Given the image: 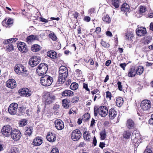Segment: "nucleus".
I'll return each mask as SVG.
<instances>
[{
	"label": "nucleus",
	"mask_w": 153,
	"mask_h": 153,
	"mask_svg": "<svg viewBox=\"0 0 153 153\" xmlns=\"http://www.w3.org/2000/svg\"><path fill=\"white\" fill-rule=\"evenodd\" d=\"M40 46L37 44H35L32 46L31 48V50L33 52H36L40 50Z\"/></svg>",
	"instance_id": "29"
},
{
	"label": "nucleus",
	"mask_w": 153,
	"mask_h": 153,
	"mask_svg": "<svg viewBox=\"0 0 153 153\" xmlns=\"http://www.w3.org/2000/svg\"><path fill=\"white\" fill-rule=\"evenodd\" d=\"M56 99V96L49 92H45L43 96V101L45 105H49Z\"/></svg>",
	"instance_id": "2"
},
{
	"label": "nucleus",
	"mask_w": 153,
	"mask_h": 153,
	"mask_svg": "<svg viewBox=\"0 0 153 153\" xmlns=\"http://www.w3.org/2000/svg\"><path fill=\"white\" fill-rule=\"evenodd\" d=\"M88 59L89 58L90 65H94V62L92 59L89 56H88Z\"/></svg>",
	"instance_id": "61"
},
{
	"label": "nucleus",
	"mask_w": 153,
	"mask_h": 153,
	"mask_svg": "<svg viewBox=\"0 0 153 153\" xmlns=\"http://www.w3.org/2000/svg\"><path fill=\"white\" fill-rule=\"evenodd\" d=\"M27 120L26 119H23L19 122V126L23 127L27 123Z\"/></svg>",
	"instance_id": "43"
},
{
	"label": "nucleus",
	"mask_w": 153,
	"mask_h": 153,
	"mask_svg": "<svg viewBox=\"0 0 153 153\" xmlns=\"http://www.w3.org/2000/svg\"><path fill=\"white\" fill-rule=\"evenodd\" d=\"M144 71V68L142 66H139L136 70V74L140 75H141Z\"/></svg>",
	"instance_id": "27"
},
{
	"label": "nucleus",
	"mask_w": 153,
	"mask_h": 153,
	"mask_svg": "<svg viewBox=\"0 0 153 153\" xmlns=\"http://www.w3.org/2000/svg\"><path fill=\"white\" fill-rule=\"evenodd\" d=\"M39 21H41L42 22H44L45 23H47L48 22V20L47 19H46L42 17H39Z\"/></svg>",
	"instance_id": "51"
},
{
	"label": "nucleus",
	"mask_w": 153,
	"mask_h": 153,
	"mask_svg": "<svg viewBox=\"0 0 153 153\" xmlns=\"http://www.w3.org/2000/svg\"><path fill=\"white\" fill-rule=\"evenodd\" d=\"M49 37L53 41H56V40L57 37L54 33H51L49 34Z\"/></svg>",
	"instance_id": "46"
},
{
	"label": "nucleus",
	"mask_w": 153,
	"mask_h": 153,
	"mask_svg": "<svg viewBox=\"0 0 153 153\" xmlns=\"http://www.w3.org/2000/svg\"><path fill=\"white\" fill-rule=\"evenodd\" d=\"M98 112L99 115L103 117H105L108 113L107 108L105 106H101L98 108Z\"/></svg>",
	"instance_id": "12"
},
{
	"label": "nucleus",
	"mask_w": 153,
	"mask_h": 153,
	"mask_svg": "<svg viewBox=\"0 0 153 153\" xmlns=\"http://www.w3.org/2000/svg\"><path fill=\"white\" fill-rule=\"evenodd\" d=\"M82 134L79 130L75 129L73 130L71 134V138L74 141L79 140Z\"/></svg>",
	"instance_id": "10"
},
{
	"label": "nucleus",
	"mask_w": 153,
	"mask_h": 153,
	"mask_svg": "<svg viewBox=\"0 0 153 153\" xmlns=\"http://www.w3.org/2000/svg\"><path fill=\"white\" fill-rule=\"evenodd\" d=\"M117 84L118 85V87L119 88V89L120 91H122V86L121 85V82L119 81L117 83Z\"/></svg>",
	"instance_id": "54"
},
{
	"label": "nucleus",
	"mask_w": 153,
	"mask_h": 153,
	"mask_svg": "<svg viewBox=\"0 0 153 153\" xmlns=\"http://www.w3.org/2000/svg\"><path fill=\"white\" fill-rule=\"evenodd\" d=\"M151 106L150 101L146 100L142 101L140 104L141 109L143 111H146L149 110Z\"/></svg>",
	"instance_id": "9"
},
{
	"label": "nucleus",
	"mask_w": 153,
	"mask_h": 153,
	"mask_svg": "<svg viewBox=\"0 0 153 153\" xmlns=\"http://www.w3.org/2000/svg\"><path fill=\"white\" fill-rule=\"evenodd\" d=\"M83 137L84 140L89 141L91 136L90 134L87 131H85L83 134Z\"/></svg>",
	"instance_id": "37"
},
{
	"label": "nucleus",
	"mask_w": 153,
	"mask_h": 153,
	"mask_svg": "<svg viewBox=\"0 0 153 153\" xmlns=\"http://www.w3.org/2000/svg\"><path fill=\"white\" fill-rule=\"evenodd\" d=\"M51 153H59L58 149L56 148L53 149L51 151Z\"/></svg>",
	"instance_id": "52"
},
{
	"label": "nucleus",
	"mask_w": 153,
	"mask_h": 153,
	"mask_svg": "<svg viewBox=\"0 0 153 153\" xmlns=\"http://www.w3.org/2000/svg\"><path fill=\"white\" fill-rule=\"evenodd\" d=\"M59 76L58 82L59 84H62L65 82L67 77L68 71L67 68L64 66L59 68Z\"/></svg>",
	"instance_id": "1"
},
{
	"label": "nucleus",
	"mask_w": 153,
	"mask_h": 153,
	"mask_svg": "<svg viewBox=\"0 0 153 153\" xmlns=\"http://www.w3.org/2000/svg\"><path fill=\"white\" fill-rule=\"evenodd\" d=\"M83 88H84L85 89L86 91H89V92H90V90L88 88V86L87 84L85 83H83Z\"/></svg>",
	"instance_id": "53"
},
{
	"label": "nucleus",
	"mask_w": 153,
	"mask_h": 153,
	"mask_svg": "<svg viewBox=\"0 0 153 153\" xmlns=\"http://www.w3.org/2000/svg\"><path fill=\"white\" fill-rule=\"evenodd\" d=\"M123 100L122 97H119L117 98L116 100V104L117 105L120 107L123 105Z\"/></svg>",
	"instance_id": "25"
},
{
	"label": "nucleus",
	"mask_w": 153,
	"mask_h": 153,
	"mask_svg": "<svg viewBox=\"0 0 153 153\" xmlns=\"http://www.w3.org/2000/svg\"><path fill=\"white\" fill-rule=\"evenodd\" d=\"M13 22V20L11 19H9L5 25L6 27H10L12 25Z\"/></svg>",
	"instance_id": "38"
},
{
	"label": "nucleus",
	"mask_w": 153,
	"mask_h": 153,
	"mask_svg": "<svg viewBox=\"0 0 153 153\" xmlns=\"http://www.w3.org/2000/svg\"><path fill=\"white\" fill-rule=\"evenodd\" d=\"M19 50L22 53H26L28 51L26 45L24 42H20L17 45Z\"/></svg>",
	"instance_id": "14"
},
{
	"label": "nucleus",
	"mask_w": 153,
	"mask_h": 153,
	"mask_svg": "<svg viewBox=\"0 0 153 153\" xmlns=\"http://www.w3.org/2000/svg\"><path fill=\"white\" fill-rule=\"evenodd\" d=\"M152 40V38L149 36L147 37L146 38H145L144 41V43L145 45L148 44L150 43Z\"/></svg>",
	"instance_id": "40"
},
{
	"label": "nucleus",
	"mask_w": 153,
	"mask_h": 153,
	"mask_svg": "<svg viewBox=\"0 0 153 153\" xmlns=\"http://www.w3.org/2000/svg\"><path fill=\"white\" fill-rule=\"evenodd\" d=\"M62 95L63 97H72L74 95V92L69 90H66L62 93Z\"/></svg>",
	"instance_id": "19"
},
{
	"label": "nucleus",
	"mask_w": 153,
	"mask_h": 153,
	"mask_svg": "<svg viewBox=\"0 0 153 153\" xmlns=\"http://www.w3.org/2000/svg\"><path fill=\"white\" fill-rule=\"evenodd\" d=\"M136 33L139 36H142L146 33V29L143 27H138L136 30Z\"/></svg>",
	"instance_id": "15"
},
{
	"label": "nucleus",
	"mask_w": 153,
	"mask_h": 153,
	"mask_svg": "<svg viewBox=\"0 0 153 153\" xmlns=\"http://www.w3.org/2000/svg\"><path fill=\"white\" fill-rule=\"evenodd\" d=\"M40 61V57L34 56L29 59V64L31 67H34L39 64Z\"/></svg>",
	"instance_id": "7"
},
{
	"label": "nucleus",
	"mask_w": 153,
	"mask_h": 153,
	"mask_svg": "<svg viewBox=\"0 0 153 153\" xmlns=\"http://www.w3.org/2000/svg\"><path fill=\"white\" fill-rule=\"evenodd\" d=\"M144 153H153L152 150L150 149L149 146H147L146 149L144 151Z\"/></svg>",
	"instance_id": "49"
},
{
	"label": "nucleus",
	"mask_w": 153,
	"mask_h": 153,
	"mask_svg": "<svg viewBox=\"0 0 153 153\" xmlns=\"http://www.w3.org/2000/svg\"><path fill=\"white\" fill-rule=\"evenodd\" d=\"M89 114L88 113L85 114L82 116V120L84 121H87L90 118Z\"/></svg>",
	"instance_id": "39"
},
{
	"label": "nucleus",
	"mask_w": 153,
	"mask_h": 153,
	"mask_svg": "<svg viewBox=\"0 0 153 153\" xmlns=\"http://www.w3.org/2000/svg\"><path fill=\"white\" fill-rule=\"evenodd\" d=\"M43 143L42 137H37L33 140V144L35 146H38L40 145Z\"/></svg>",
	"instance_id": "17"
},
{
	"label": "nucleus",
	"mask_w": 153,
	"mask_h": 153,
	"mask_svg": "<svg viewBox=\"0 0 153 153\" xmlns=\"http://www.w3.org/2000/svg\"><path fill=\"white\" fill-rule=\"evenodd\" d=\"M55 126L58 130H62L64 127V125L63 122L60 119H57L55 121Z\"/></svg>",
	"instance_id": "13"
},
{
	"label": "nucleus",
	"mask_w": 153,
	"mask_h": 153,
	"mask_svg": "<svg viewBox=\"0 0 153 153\" xmlns=\"http://www.w3.org/2000/svg\"><path fill=\"white\" fill-rule=\"evenodd\" d=\"M48 66L44 63L40 64L36 69V72L40 76L46 74L48 70Z\"/></svg>",
	"instance_id": "5"
},
{
	"label": "nucleus",
	"mask_w": 153,
	"mask_h": 153,
	"mask_svg": "<svg viewBox=\"0 0 153 153\" xmlns=\"http://www.w3.org/2000/svg\"><path fill=\"white\" fill-rule=\"evenodd\" d=\"M105 144L104 143L100 142L99 145V146L102 149H103L105 147Z\"/></svg>",
	"instance_id": "62"
},
{
	"label": "nucleus",
	"mask_w": 153,
	"mask_h": 153,
	"mask_svg": "<svg viewBox=\"0 0 153 153\" xmlns=\"http://www.w3.org/2000/svg\"><path fill=\"white\" fill-rule=\"evenodd\" d=\"M121 10L124 12L128 11L129 10V6L126 3H124L121 8Z\"/></svg>",
	"instance_id": "28"
},
{
	"label": "nucleus",
	"mask_w": 153,
	"mask_h": 153,
	"mask_svg": "<svg viewBox=\"0 0 153 153\" xmlns=\"http://www.w3.org/2000/svg\"><path fill=\"white\" fill-rule=\"evenodd\" d=\"M69 103L67 99L63 100L62 101V104L63 107L65 108H68L69 107Z\"/></svg>",
	"instance_id": "31"
},
{
	"label": "nucleus",
	"mask_w": 153,
	"mask_h": 153,
	"mask_svg": "<svg viewBox=\"0 0 153 153\" xmlns=\"http://www.w3.org/2000/svg\"><path fill=\"white\" fill-rule=\"evenodd\" d=\"M6 86L7 87L13 89L16 86V82L15 80L13 79H9L6 82Z\"/></svg>",
	"instance_id": "16"
},
{
	"label": "nucleus",
	"mask_w": 153,
	"mask_h": 153,
	"mask_svg": "<svg viewBox=\"0 0 153 153\" xmlns=\"http://www.w3.org/2000/svg\"><path fill=\"white\" fill-rule=\"evenodd\" d=\"M12 127L9 125L4 126L1 130L2 134L4 136L7 137L10 136L12 131Z\"/></svg>",
	"instance_id": "6"
},
{
	"label": "nucleus",
	"mask_w": 153,
	"mask_h": 153,
	"mask_svg": "<svg viewBox=\"0 0 153 153\" xmlns=\"http://www.w3.org/2000/svg\"><path fill=\"white\" fill-rule=\"evenodd\" d=\"M84 20L86 22H89L90 21L91 19L89 17L86 16L84 17Z\"/></svg>",
	"instance_id": "58"
},
{
	"label": "nucleus",
	"mask_w": 153,
	"mask_h": 153,
	"mask_svg": "<svg viewBox=\"0 0 153 153\" xmlns=\"http://www.w3.org/2000/svg\"><path fill=\"white\" fill-rule=\"evenodd\" d=\"M101 30V29L100 27H97L96 29L95 32L97 34H99Z\"/></svg>",
	"instance_id": "59"
},
{
	"label": "nucleus",
	"mask_w": 153,
	"mask_h": 153,
	"mask_svg": "<svg viewBox=\"0 0 153 153\" xmlns=\"http://www.w3.org/2000/svg\"><path fill=\"white\" fill-rule=\"evenodd\" d=\"M133 37V35L131 32H127L125 35V38L127 40H131Z\"/></svg>",
	"instance_id": "32"
},
{
	"label": "nucleus",
	"mask_w": 153,
	"mask_h": 153,
	"mask_svg": "<svg viewBox=\"0 0 153 153\" xmlns=\"http://www.w3.org/2000/svg\"><path fill=\"white\" fill-rule=\"evenodd\" d=\"M85 145V144L84 142H81L79 145V147H83Z\"/></svg>",
	"instance_id": "64"
},
{
	"label": "nucleus",
	"mask_w": 153,
	"mask_h": 153,
	"mask_svg": "<svg viewBox=\"0 0 153 153\" xmlns=\"http://www.w3.org/2000/svg\"><path fill=\"white\" fill-rule=\"evenodd\" d=\"M53 79L51 76L48 75H44L42 76L40 79V83L44 86H50L52 83Z\"/></svg>",
	"instance_id": "3"
},
{
	"label": "nucleus",
	"mask_w": 153,
	"mask_h": 153,
	"mask_svg": "<svg viewBox=\"0 0 153 153\" xmlns=\"http://www.w3.org/2000/svg\"><path fill=\"white\" fill-rule=\"evenodd\" d=\"M134 121L131 119H129L127 120L126 126L128 129H132L134 128Z\"/></svg>",
	"instance_id": "23"
},
{
	"label": "nucleus",
	"mask_w": 153,
	"mask_h": 153,
	"mask_svg": "<svg viewBox=\"0 0 153 153\" xmlns=\"http://www.w3.org/2000/svg\"><path fill=\"white\" fill-rule=\"evenodd\" d=\"M18 106V104L16 103H13L10 104L8 109L9 113L11 115L16 114Z\"/></svg>",
	"instance_id": "11"
},
{
	"label": "nucleus",
	"mask_w": 153,
	"mask_h": 153,
	"mask_svg": "<svg viewBox=\"0 0 153 153\" xmlns=\"http://www.w3.org/2000/svg\"><path fill=\"white\" fill-rule=\"evenodd\" d=\"M18 40V39L17 38H12L4 41L3 43L4 44L6 45L8 44L9 43L12 44V42H15Z\"/></svg>",
	"instance_id": "26"
},
{
	"label": "nucleus",
	"mask_w": 153,
	"mask_h": 153,
	"mask_svg": "<svg viewBox=\"0 0 153 153\" xmlns=\"http://www.w3.org/2000/svg\"><path fill=\"white\" fill-rule=\"evenodd\" d=\"M89 13L91 16H94L96 15L95 10L93 8H91L89 10Z\"/></svg>",
	"instance_id": "47"
},
{
	"label": "nucleus",
	"mask_w": 153,
	"mask_h": 153,
	"mask_svg": "<svg viewBox=\"0 0 153 153\" xmlns=\"http://www.w3.org/2000/svg\"><path fill=\"white\" fill-rule=\"evenodd\" d=\"M117 114V112L114 108H111L109 110V115L111 119H113L116 117Z\"/></svg>",
	"instance_id": "18"
},
{
	"label": "nucleus",
	"mask_w": 153,
	"mask_h": 153,
	"mask_svg": "<svg viewBox=\"0 0 153 153\" xmlns=\"http://www.w3.org/2000/svg\"><path fill=\"white\" fill-rule=\"evenodd\" d=\"M100 92H99L95 95V96H94V101H95L96 100V98L99 99L100 97L101 96L100 94Z\"/></svg>",
	"instance_id": "55"
},
{
	"label": "nucleus",
	"mask_w": 153,
	"mask_h": 153,
	"mask_svg": "<svg viewBox=\"0 0 153 153\" xmlns=\"http://www.w3.org/2000/svg\"><path fill=\"white\" fill-rule=\"evenodd\" d=\"M10 136H11L13 139L17 141L20 139L22 135L19 130L17 129H15L12 130Z\"/></svg>",
	"instance_id": "8"
},
{
	"label": "nucleus",
	"mask_w": 153,
	"mask_h": 153,
	"mask_svg": "<svg viewBox=\"0 0 153 153\" xmlns=\"http://www.w3.org/2000/svg\"><path fill=\"white\" fill-rule=\"evenodd\" d=\"M123 135L124 138L128 139L131 135V133L129 131H124Z\"/></svg>",
	"instance_id": "34"
},
{
	"label": "nucleus",
	"mask_w": 153,
	"mask_h": 153,
	"mask_svg": "<svg viewBox=\"0 0 153 153\" xmlns=\"http://www.w3.org/2000/svg\"><path fill=\"white\" fill-rule=\"evenodd\" d=\"M59 108V105H55L53 108V109L55 111H56Z\"/></svg>",
	"instance_id": "56"
},
{
	"label": "nucleus",
	"mask_w": 153,
	"mask_h": 153,
	"mask_svg": "<svg viewBox=\"0 0 153 153\" xmlns=\"http://www.w3.org/2000/svg\"><path fill=\"white\" fill-rule=\"evenodd\" d=\"M47 140L49 142H54L56 140V137L54 134L52 133L48 134L46 137Z\"/></svg>",
	"instance_id": "22"
},
{
	"label": "nucleus",
	"mask_w": 153,
	"mask_h": 153,
	"mask_svg": "<svg viewBox=\"0 0 153 153\" xmlns=\"http://www.w3.org/2000/svg\"><path fill=\"white\" fill-rule=\"evenodd\" d=\"M78 85L76 82L72 83L70 86V88L73 90H75L78 88Z\"/></svg>",
	"instance_id": "35"
},
{
	"label": "nucleus",
	"mask_w": 153,
	"mask_h": 153,
	"mask_svg": "<svg viewBox=\"0 0 153 153\" xmlns=\"http://www.w3.org/2000/svg\"><path fill=\"white\" fill-rule=\"evenodd\" d=\"M100 138L102 140L105 139L106 137V133L105 131H102L100 133Z\"/></svg>",
	"instance_id": "42"
},
{
	"label": "nucleus",
	"mask_w": 153,
	"mask_h": 153,
	"mask_svg": "<svg viewBox=\"0 0 153 153\" xmlns=\"http://www.w3.org/2000/svg\"><path fill=\"white\" fill-rule=\"evenodd\" d=\"M136 74V70L134 67H132L129 70L128 76L129 77H134Z\"/></svg>",
	"instance_id": "20"
},
{
	"label": "nucleus",
	"mask_w": 153,
	"mask_h": 153,
	"mask_svg": "<svg viewBox=\"0 0 153 153\" xmlns=\"http://www.w3.org/2000/svg\"><path fill=\"white\" fill-rule=\"evenodd\" d=\"M101 44L103 47L106 48H109L110 46V45L108 43L105 42L102 39L101 40Z\"/></svg>",
	"instance_id": "45"
},
{
	"label": "nucleus",
	"mask_w": 153,
	"mask_h": 153,
	"mask_svg": "<svg viewBox=\"0 0 153 153\" xmlns=\"http://www.w3.org/2000/svg\"><path fill=\"white\" fill-rule=\"evenodd\" d=\"M33 128L32 127H27V129L25 132V134L26 135L30 136L32 134Z\"/></svg>",
	"instance_id": "33"
},
{
	"label": "nucleus",
	"mask_w": 153,
	"mask_h": 153,
	"mask_svg": "<svg viewBox=\"0 0 153 153\" xmlns=\"http://www.w3.org/2000/svg\"><path fill=\"white\" fill-rule=\"evenodd\" d=\"M9 45L7 46V51H10L14 49V48L12 44L10 43H9L8 44Z\"/></svg>",
	"instance_id": "44"
},
{
	"label": "nucleus",
	"mask_w": 153,
	"mask_h": 153,
	"mask_svg": "<svg viewBox=\"0 0 153 153\" xmlns=\"http://www.w3.org/2000/svg\"><path fill=\"white\" fill-rule=\"evenodd\" d=\"M106 98H108L109 100H111V93L108 91H107L106 92Z\"/></svg>",
	"instance_id": "50"
},
{
	"label": "nucleus",
	"mask_w": 153,
	"mask_h": 153,
	"mask_svg": "<svg viewBox=\"0 0 153 153\" xmlns=\"http://www.w3.org/2000/svg\"><path fill=\"white\" fill-rule=\"evenodd\" d=\"M37 39V36H34V35L30 36L27 38V40L30 42L32 41L33 40H36Z\"/></svg>",
	"instance_id": "41"
},
{
	"label": "nucleus",
	"mask_w": 153,
	"mask_h": 153,
	"mask_svg": "<svg viewBox=\"0 0 153 153\" xmlns=\"http://www.w3.org/2000/svg\"><path fill=\"white\" fill-rule=\"evenodd\" d=\"M20 93L22 94L25 95V96L28 97L31 95L30 91L27 88H24L21 90Z\"/></svg>",
	"instance_id": "24"
},
{
	"label": "nucleus",
	"mask_w": 153,
	"mask_h": 153,
	"mask_svg": "<svg viewBox=\"0 0 153 153\" xmlns=\"http://www.w3.org/2000/svg\"><path fill=\"white\" fill-rule=\"evenodd\" d=\"M15 71L16 73L22 75L23 77L27 76L28 73L25 68L20 64H18L15 66Z\"/></svg>",
	"instance_id": "4"
},
{
	"label": "nucleus",
	"mask_w": 153,
	"mask_h": 153,
	"mask_svg": "<svg viewBox=\"0 0 153 153\" xmlns=\"http://www.w3.org/2000/svg\"><path fill=\"white\" fill-rule=\"evenodd\" d=\"M112 5L116 8H118L119 6L121 0H112Z\"/></svg>",
	"instance_id": "30"
},
{
	"label": "nucleus",
	"mask_w": 153,
	"mask_h": 153,
	"mask_svg": "<svg viewBox=\"0 0 153 153\" xmlns=\"http://www.w3.org/2000/svg\"><path fill=\"white\" fill-rule=\"evenodd\" d=\"M146 9L145 6H141L140 8L139 11L140 13H143L146 11Z\"/></svg>",
	"instance_id": "48"
},
{
	"label": "nucleus",
	"mask_w": 153,
	"mask_h": 153,
	"mask_svg": "<svg viewBox=\"0 0 153 153\" xmlns=\"http://www.w3.org/2000/svg\"><path fill=\"white\" fill-rule=\"evenodd\" d=\"M102 19L103 21L107 23H109L111 21L110 17L107 15L104 16Z\"/></svg>",
	"instance_id": "36"
},
{
	"label": "nucleus",
	"mask_w": 153,
	"mask_h": 153,
	"mask_svg": "<svg viewBox=\"0 0 153 153\" xmlns=\"http://www.w3.org/2000/svg\"><path fill=\"white\" fill-rule=\"evenodd\" d=\"M120 66L123 68L124 70H125V67L126 66V63H121L120 64Z\"/></svg>",
	"instance_id": "57"
},
{
	"label": "nucleus",
	"mask_w": 153,
	"mask_h": 153,
	"mask_svg": "<svg viewBox=\"0 0 153 153\" xmlns=\"http://www.w3.org/2000/svg\"><path fill=\"white\" fill-rule=\"evenodd\" d=\"M47 55L51 58L53 59H55L57 57V53L54 51H50L48 52Z\"/></svg>",
	"instance_id": "21"
},
{
	"label": "nucleus",
	"mask_w": 153,
	"mask_h": 153,
	"mask_svg": "<svg viewBox=\"0 0 153 153\" xmlns=\"http://www.w3.org/2000/svg\"><path fill=\"white\" fill-rule=\"evenodd\" d=\"M149 123L153 125V114H152L151 117V118L149 120Z\"/></svg>",
	"instance_id": "60"
},
{
	"label": "nucleus",
	"mask_w": 153,
	"mask_h": 153,
	"mask_svg": "<svg viewBox=\"0 0 153 153\" xmlns=\"http://www.w3.org/2000/svg\"><path fill=\"white\" fill-rule=\"evenodd\" d=\"M97 143V140L96 139L95 137L94 136V138H93V143L94 146H95L96 145Z\"/></svg>",
	"instance_id": "63"
}]
</instances>
